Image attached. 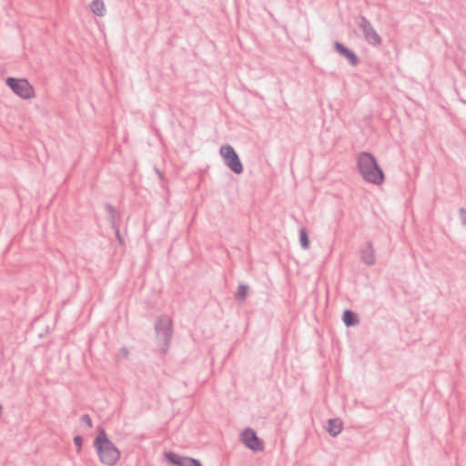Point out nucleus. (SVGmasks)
<instances>
[{"mask_svg":"<svg viewBox=\"0 0 466 466\" xmlns=\"http://www.w3.org/2000/svg\"><path fill=\"white\" fill-rule=\"evenodd\" d=\"M357 166L363 178L371 184L380 185L384 181V173L375 157L369 152H361L357 157Z\"/></svg>","mask_w":466,"mask_h":466,"instance_id":"obj_1","label":"nucleus"},{"mask_svg":"<svg viewBox=\"0 0 466 466\" xmlns=\"http://www.w3.org/2000/svg\"><path fill=\"white\" fill-rule=\"evenodd\" d=\"M94 446L99 461L106 465L114 466L120 458V451L108 439L104 429H101L94 441Z\"/></svg>","mask_w":466,"mask_h":466,"instance_id":"obj_2","label":"nucleus"},{"mask_svg":"<svg viewBox=\"0 0 466 466\" xmlns=\"http://www.w3.org/2000/svg\"><path fill=\"white\" fill-rule=\"evenodd\" d=\"M155 331L157 339L163 342L159 351L165 355L170 347L173 336L172 320L167 316L158 317L155 322Z\"/></svg>","mask_w":466,"mask_h":466,"instance_id":"obj_3","label":"nucleus"},{"mask_svg":"<svg viewBox=\"0 0 466 466\" xmlns=\"http://www.w3.org/2000/svg\"><path fill=\"white\" fill-rule=\"evenodd\" d=\"M355 23L358 27L361 30L365 41L374 46H380L382 39L378 32L374 29L370 20L364 15H359L355 18Z\"/></svg>","mask_w":466,"mask_h":466,"instance_id":"obj_4","label":"nucleus"},{"mask_svg":"<svg viewBox=\"0 0 466 466\" xmlns=\"http://www.w3.org/2000/svg\"><path fill=\"white\" fill-rule=\"evenodd\" d=\"M220 156L223 158L224 164L235 174L239 175L243 172L242 162L230 145H224L219 149Z\"/></svg>","mask_w":466,"mask_h":466,"instance_id":"obj_5","label":"nucleus"},{"mask_svg":"<svg viewBox=\"0 0 466 466\" xmlns=\"http://www.w3.org/2000/svg\"><path fill=\"white\" fill-rule=\"evenodd\" d=\"M5 83L15 95L23 99H29L35 96L34 87L25 78L7 77Z\"/></svg>","mask_w":466,"mask_h":466,"instance_id":"obj_6","label":"nucleus"},{"mask_svg":"<svg viewBox=\"0 0 466 466\" xmlns=\"http://www.w3.org/2000/svg\"><path fill=\"white\" fill-rule=\"evenodd\" d=\"M241 440L245 446L253 451H262L264 450L263 441L258 437L256 431L250 428L243 431Z\"/></svg>","mask_w":466,"mask_h":466,"instance_id":"obj_7","label":"nucleus"},{"mask_svg":"<svg viewBox=\"0 0 466 466\" xmlns=\"http://www.w3.org/2000/svg\"><path fill=\"white\" fill-rule=\"evenodd\" d=\"M167 461L175 466H202L201 462L194 458L180 456L175 452H166Z\"/></svg>","mask_w":466,"mask_h":466,"instance_id":"obj_8","label":"nucleus"},{"mask_svg":"<svg viewBox=\"0 0 466 466\" xmlns=\"http://www.w3.org/2000/svg\"><path fill=\"white\" fill-rule=\"evenodd\" d=\"M333 48L341 56L345 57L350 66H356L359 65V56L355 54V52H353L349 47L345 46L342 43L335 41L333 44Z\"/></svg>","mask_w":466,"mask_h":466,"instance_id":"obj_9","label":"nucleus"},{"mask_svg":"<svg viewBox=\"0 0 466 466\" xmlns=\"http://www.w3.org/2000/svg\"><path fill=\"white\" fill-rule=\"evenodd\" d=\"M361 261L367 266H372L375 264V251L371 242H368L367 246L360 251Z\"/></svg>","mask_w":466,"mask_h":466,"instance_id":"obj_10","label":"nucleus"},{"mask_svg":"<svg viewBox=\"0 0 466 466\" xmlns=\"http://www.w3.org/2000/svg\"><path fill=\"white\" fill-rule=\"evenodd\" d=\"M104 208L108 216L112 228H116L119 227L120 214L116 208L109 203L105 204Z\"/></svg>","mask_w":466,"mask_h":466,"instance_id":"obj_11","label":"nucleus"},{"mask_svg":"<svg viewBox=\"0 0 466 466\" xmlns=\"http://www.w3.org/2000/svg\"><path fill=\"white\" fill-rule=\"evenodd\" d=\"M342 320L346 327H353L360 322L358 315L350 309L343 311Z\"/></svg>","mask_w":466,"mask_h":466,"instance_id":"obj_12","label":"nucleus"},{"mask_svg":"<svg viewBox=\"0 0 466 466\" xmlns=\"http://www.w3.org/2000/svg\"><path fill=\"white\" fill-rule=\"evenodd\" d=\"M342 430V422L339 419H329L328 420L327 431L332 436L336 437Z\"/></svg>","mask_w":466,"mask_h":466,"instance_id":"obj_13","label":"nucleus"},{"mask_svg":"<svg viewBox=\"0 0 466 466\" xmlns=\"http://www.w3.org/2000/svg\"><path fill=\"white\" fill-rule=\"evenodd\" d=\"M248 286L246 284H239L236 292V299L244 302L247 299Z\"/></svg>","mask_w":466,"mask_h":466,"instance_id":"obj_14","label":"nucleus"},{"mask_svg":"<svg viewBox=\"0 0 466 466\" xmlns=\"http://www.w3.org/2000/svg\"><path fill=\"white\" fill-rule=\"evenodd\" d=\"M90 6H91L92 12L95 15H96L98 16L104 15L105 5L102 0H93Z\"/></svg>","mask_w":466,"mask_h":466,"instance_id":"obj_15","label":"nucleus"},{"mask_svg":"<svg viewBox=\"0 0 466 466\" xmlns=\"http://www.w3.org/2000/svg\"><path fill=\"white\" fill-rule=\"evenodd\" d=\"M299 242L303 249H308L309 248V238L305 228H301L299 229Z\"/></svg>","mask_w":466,"mask_h":466,"instance_id":"obj_16","label":"nucleus"},{"mask_svg":"<svg viewBox=\"0 0 466 466\" xmlns=\"http://www.w3.org/2000/svg\"><path fill=\"white\" fill-rule=\"evenodd\" d=\"M74 443L76 447V452L80 453L82 449L83 438L79 435L74 437Z\"/></svg>","mask_w":466,"mask_h":466,"instance_id":"obj_17","label":"nucleus"},{"mask_svg":"<svg viewBox=\"0 0 466 466\" xmlns=\"http://www.w3.org/2000/svg\"><path fill=\"white\" fill-rule=\"evenodd\" d=\"M80 420L81 421L85 422L88 428L93 427L91 417L88 414H83Z\"/></svg>","mask_w":466,"mask_h":466,"instance_id":"obj_18","label":"nucleus"},{"mask_svg":"<svg viewBox=\"0 0 466 466\" xmlns=\"http://www.w3.org/2000/svg\"><path fill=\"white\" fill-rule=\"evenodd\" d=\"M459 217L462 225H466V209L461 208L459 209Z\"/></svg>","mask_w":466,"mask_h":466,"instance_id":"obj_19","label":"nucleus"},{"mask_svg":"<svg viewBox=\"0 0 466 466\" xmlns=\"http://www.w3.org/2000/svg\"><path fill=\"white\" fill-rule=\"evenodd\" d=\"M114 230H115L116 238L118 239V241L120 243H122V238L120 236L119 227H117L116 228H114Z\"/></svg>","mask_w":466,"mask_h":466,"instance_id":"obj_20","label":"nucleus"},{"mask_svg":"<svg viewBox=\"0 0 466 466\" xmlns=\"http://www.w3.org/2000/svg\"><path fill=\"white\" fill-rule=\"evenodd\" d=\"M123 353L127 354V349H123Z\"/></svg>","mask_w":466,"mask_h":466,"instance_id":"obj_21","label":"nucleus"}]
</instances>
